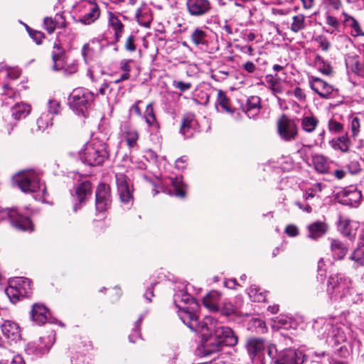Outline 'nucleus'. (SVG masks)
<instances>
[{
  "label": "nucleus",
  "mask_w": 364,
  "mask_h": 364,
  "mask_svg": "<svg viewBox=\"0 0 364 364\" xmlns=\"http://www.w3.org/2000/svg\"><path fill=\"white\" fill-rule=\"evenodd\" d=\"M135 17L139 24L146 28L150 26L152 18L149 12L142 13L141 9L139 8L136 10Z\"/></svg>",
  "instance_id": "09e8293b"
},
{
  "label": "nucleus",
  "mask_w": 364,
  "mask_h": 364,
  "mask_svg": "<svg viewBox=\"0 0 364 364\" xmlns=\"http://www.w3.org/2000/svg\"><path fill=\"white\" fill-rule=\"evenodd\" d=\"M31 112V107L26 103H16L11 109V117L3 118L0 120V132L4 134H10L17 122L25 119Z\"/></svg>",
  "instance_id": "0eeeda50"
},
{
  "label": "nucleus",
  "mask_w": 364,
  "mask_h": 364,
  "mask_svg": "<svg viewBox=\"0 0 364 364\" xmlns=\"http://www.w3.org/2000/svg\"><path fill=\"white\" fill-rule=\"evenodd\" d=\"M180 132L185 138H188L192 135V132L191 131V125L190 122L188 120H184L181 124Z\"/></svg>",
  "instance_id": "052dcab7"
},
{
  "label": "nucleus",
  "mask_w": 364,
  "mask_h": 364,
  "mask_svg": "<svg viewBox=\"0 0 364 364\" xmlns=\"http://www.w3.org/2000/svg\"><path fill=\"white\" fill-rule=\"evenodd\" d=\"M279 136L285 141L294 140L298 134V127L294 122L282 115L277 122Z\"/></svg>",
  "instance_id": "ddd939ff"
},
{
  "label": "nucleus",
  "mask_w": 364,
  "mask_h": 364,
  "mask_svg": "<svg viewBox=\"0 0 364 364\" xmlns=\"http://www.w3.org/2000/svg\"><path fill=\"white\" fill-rule=\"evenodd\" d=\"M191 39L193 43L200 49H205L209 43V36L207 31L202 28H196L191 35Z\"/></svg>",
  "instance_id": "b1692460"
},
{
  "label": "nucleus",
  "mask_w": 364,
  "mask_h": 364,
  "mask_svg": "<svg viewBox=\"0 0 364 364\" xmlns=\"http://www.w3.org/2000/svg\"><path fill=\"white\" fill-rule=\"evenodd\" d=\"M285 233L290 237H296L299 235V230L294 225H289L285 228Z\"/></svg>",
  "instance_id": "774afa93"
},
{
  "label": "nucleus",
  "mask_w": 364,
  "mask_h": 364,
  "mask_svg": "<svg viewBox=\"0 0 364 364\" xmlns=\"http://www.w3.org/2000/svg\"><path fill=\"white\" fill-rule=\"evenodd\" d=\"M16 281L19 282L21 280L13 279H10L9 281V287L6 289L5 291L6 295L13 303L18 301L21 297H25L23 296L21 291L18 288L19 283H16Z\"/></svg>",
  "instance_id": "473e14b6"
},
{
  "label": "nucleus",
  "mask_w": 364,
  "mask_h": 364,
  "mask_svg": "<svg viewBox=\"0 0 364 364\" xmlns=\"http://www.w3.org/2000/svg\"><path fill=\"white\" fill-rule=\"evenodd\" d=\"M43 26L48 33L51 34L54 32L56 26L65 27V21L62 14H57L54 19L50 17H46L43 21Z\"/></svg>",
  "instance_id": "2f4dec72"
},
{
  "label": "nucleus",
  "mask_w": 364,
  "mask_h": 364,
  "mask_svg": "<svg viewBox=\"0 0 364 364\" xmlns=\"http://www.w3.org/2000/svg\"><path fill=\"white\" fill-rule=\"evenodd\" d=\"M7 218L11 224L19 230H33V224L28 217L21 215L16 209H4L0 210V218Z\"/></svg>",
  "instance_id": "9d476101"
},
{
  "label": "nucleus",
  "mask_w": 364,
  "mask_h": 364,
  "mask_svg": "<svg viewBox=\"0 0 364 364\" xmlns=\"http://www.w3.org/2000/svg\"><path fill=\"white\" fill-rule=\"evenodd\" d=\"M328 129L333 134H338L343 132V124L334 119H330L328 122Z\"/></svg>",
  "instance_id": "864d4df0"
},
{
  "label": "nucleus",
  "mask_w": 364,
  "mask_h": 364,
  "mask_svg": "<svg viewBox=\"0 0 364 364\" xmlns=\"http://www.w3.org/2000/svg\"><path fill=\"white\" fill-rule=\"evenodd\" d=\"M350 288V281L341 274H331L328 279L326 291L335 301L346 296Z\"/></svg>",
  "instance_id": "6e6552de"
},
{
  "label": "nucleus",
  "mask_w": 364,
  "mask_h": 364,
  "mask_svg": "<svg viewBox=\"0 0 364 364\" xmlns=\"http://www.w3.org/2000/svg\"><path fill=\"white\" fill-rule=\"evenodd\" d=\"M31 314L33 321L38 325H43L47 321L48 311L44 305L35 304L32 307Z\"/></svg>",
  "instance_id": "bb28decb"
},
{
  "label": "nucleus",
  "mask_w": 364,
  "mask_h": 364,
  "mask_svg": "<svg viewBox=\"0 0 364 364\" xmlns=\"http://www.w3.org/2000/svg\"><path fill=\"white\" fill-rule=\"evenodd\" d=\"M318 119L313 115H305L301 119V127L307 133L313 132L318 124Z\"/></svg>",
  "instance_id": "c9c22d12"
},
{
  "label": "nucleus",
  "mask_w": 364,
  "mask_h": 364,
  "mask_svg": "<svg viewBox=\"0 0 364 364\" xmlns=\"http://www.w3.org/2000/svg\"><path fill=\"white\" fill-rule=\"evenodd\" d=\"M350 259L364 266V235L360 237L359 247L351 254Z\"/></svg>",
  "instance_id": "a18cd8bd"
},
{
  "label": "nucleus",
  "mask_w": 364,
  "mask_h": 364,
  "mask_svg": "<svg viewBox=\"0 0 364 364\" xmlns=\"http://www.w3.org/2000/svg\"><path fill=\"white\" fill-rule=\"evenodd\" d=\"M331 249L334 257L338 259H343L348 252V247L339 240H331Z\"/></svg>",
  "instance_id": "e433bc0d"
},
{
  "label": "nucleus",
  "mask_w": 364,
  "mask_h": 364,
  "mask_svg": "<svg viewBox=\"0 0 364 364\" xmlns=\"http://www.w3.org/2000/svg\"><path fill=\"white\" fill-rule=\"evenodd\" d=\"M358 228L359 223L350 219L341 218L338 223V229L344 235L348 237L350 240L354 237L355 231Z\"/></svg>",
  "instance_id": "a878e982"
},
{
  "label": "nucleus",
  "mask_w": 364,
  "mask_h": 364,
  "mask_svg": "<svg viewBox=\"0 0 364 364\" xmlns=\"http://www.w3.org/2000/svg\"><path fill=\"white\" fill-rule=\"evenodd\" d=\"M107 24L114 32V43L119 42L124 31V25L119 18L112 11L107 13Z\"/></svg>",
  "instance_id": "4be33fe9"
},
{
  "label": "nucleus",
  "mask_w": 364,
  "mask_h": 364,
  "mask_svg": "<svg viewBox=\"0 0 364 364\" xmlns=\"http://www.w3.org/2000/svg\"><path fill=\"white\" fill-rule=\"evenodd\" d=\"M141 100H137L135 103L130 107L129 109V114H135L139 117L142 116V113L141 109L139 107V104L141 103Z\"/></svg>",
  "instance_id": "338daca9"
},
{
  "label": "nucleus",
  "mask_w": 364,
  "mask_h": 364,
  "mask_svg": "<svg viewBox=\"0 0 364 364\" xmlns=\"http://www.w3.org/2000/svg\"><path fill=\"white\" fill-rule=\"evenodd\" d=\"M313 164L316 171L321 173H326L328 171V165L326 159L322 155H315L313 156Z\"/></svg>",
  "instance_id": "49530a36"
},
{
  "label": "nucleus",
  "mask_w": 364,
  "mask_h": 364,
  "mask_svg": "<svg viewBox=\"0 0 364 364\" xmlns=\"http://www.w3.org/2000/svg\"><path fill=\"white\" fill-rule=\"evenodd\" d=\"M303 198L304 200L306 201V205L304 206L302 205V204L299 202H297L296 204V205L300 208L302 209L304 211H306V213H311L312 210V205H314V203H311V200L313 199H319L318 196H316L315 193H314L312 191H309V189L304 194Z\"/></svg>",
  "instance_id": "58836bf2"
},
{
  "label": "nucleus",
  "mask_w": 364,
  "mask_h": 364,
  "mask_svg": "<svg viewBox=\"0 0 364 364\" xmlns=\"http://www.w3.org/2000/svg\"><path fill=\"white\" fill-rule=\"evenodd\" d=\"M93 101V93L82 87L73 90L68 97L70 108L77 114L83 117H86Z\"/></svg>",
  "instance_id": "423d86ee"
},
{
  "label": "nucleus",
  "mask_w": 364,
  "mask_h": 364,
  "mask_svg": "<svg viewBox=\"0 0 364 364\" xmlns=\"http://www.w3.org/2000/svg\"><path fill=\"white\" fill-rule=\"evenodd\" d=\"M144 120L147 124L151 139L154 141H158L161 138V135L160 124L157 121L156 117L145 118Z\"/></svg>",
  "instance_id": "4c0bfd02"
},
{
  "label": "nucleus",
  "mask_w": 364,
  "mask_h": 364,
  "mask_svg": "<svg viewBox=\"0 0 364 364\" xmlns=\"http://www.w3.org/2000/svg\"><path fill=\"white\" fill-rule=\"evenodd\" d=\"M51 56L53 63V69L58 71L64 69L65 74L71 75L77 70V65L75 63H72L65 68V50L61 46L60 42L56 40L53 46L51 51Z\"/></svg>",
  "instance_id": "1a4fd4ad"
},
{
  "label": "nucleus",
  "mask_w": 364,
  "mask_h": 364,
  "mask_svg": "<svg viewBox=\"0 0 364 364\" xmlns=\"http://www.w3.org/2000/svg\"><path fill=\"white\" fill-rule=\"evenodd\" d=\"M81 161L89 166H100L108 158L107 144L95 138L87 142L79 152Z\"/></svg>",
  "instance_id": "39448f33"
},
{
  "label": "nucleus",
  "mask_w": 364,
  "mask_h": 364,
  "mask_svg": "<svg viewBox=\"0 0 364 364\" xmlns=\"http://www.w3.org/2000/svg\"><path fill=\"white\" fill-rule=\"evenodd\" d=\"M331 146L336 151H341L343 153H348L351 146L350 139L347 133L330 141Z\"/></svg>",
  "instance_id": "c756f323"
},
{
  "label": "nucleus",
  "mask_w": 364,
  "mask_h": 364,
  "mask_svg": "<svg viewBox=\"0 0 364 364\" xmlns=\"http://www.w3.org/2000/svg\"><path fill=\"white\" fill-rule=\"evenodd\" d=\"M265 347V341L262 338L250 337L245 343L247 354L253 362H262Z\"/></svg>",
  "instance_id": "f8f14e48"
},
{
  "label": "nucleus",
  "mask_w": 364,
  "mask_h": 364,
  "mask_svg": "<svg viewBox=\"0 0 364 364\" xmlns=\"http://www.w3.org/2000/svg\"><path fill=\"white\" fill-rule=\"evenodd\" d=\"M13 279L21 280L19 282L18 288L21 291L23 296L25 297L29 296V295L31 294V281L26 277H15L13 278ZM16 283H18V282L16 281Z\"/></svg>",
  "instance_id": "8fccbe9b"
},
{
  "label": "nucleus",
  "mask_w": 364,
  "mask_h": 364,
  "mask_svg": "<svg viewBox=\"0 0 364 364\" xmlns=\"http://www.w3.org/2000/svg\"><path fill=\"white\" fill-rule=\"evenodd\" d=\"M289 95H293L299 102H305L306 96L304 91L300 87H296L287 92Z\"/></svg>",
  "instance_id": "5fc2aeb1"
},
{
  "label": "nucleus",
  "mask_w": 364,
  "mask_h": 364,
  "mask_svg": "<svg viewBox=\"0 0 364 364\" xmlns=\"http://www.w3.org/2000/svg\"><path fill=\"white\" fill-rule=\"evenodd\" d=\"M306 18L304 15L299 14L292 17V23L290 26V29L294 33H298L300 31L304 30L306 26Z\"/></svg>",
  "instance_id": "79ce46f5"
},
{
  "label": "nucleus",
  "mask_w": 364,
  "mask_h": 364,
  "mask_svg": "<svg viewBox=\"0 0 364 364\" xmlns=\"http://www.w3.org/2000/svg\"><path fill=\"white\" fill-rule=\"evenodd\" d=\"M61 110L60 104L55 100H49L47 103V110L45 112L51 114V116H54L60 114Z\"/></svg>",
  "instance_id": "603ef678"
},
{
  "label": "nucleus",
  "mask_w": 364,
  "mask_h": 364,
  "mask_svg": "<svg viewBox=\"0 0 364 364\" xmlns=\"http://www.w3.org/2000/svg\"><path fill=\"white\" fill-rule=\"evenodd\" d=\"M343 21L347 26L350 28V34L354 37L364 36V31L361 29L358 22L351 16L343 13Z\"/></svg>",
  "instance_id": "72a5a7b5"
},
{
  "label": "nucleus",
  "mask_w": 364,
  "mask_h": 364,
  "mask_svg": "<svg viewBox=\"0 0 364 364\" xmlns=\"http://www.w3.org/2000/svg\"><path fill=\"white\" fill-rule=\"evenodd\" d=\"M361 192L354 186H350L336 194L338 202L342 205L356 207L361 200Z\"/></svg>",
  "instance_id": "dca6fc26"
},
{
  "label": "nucleus",
  "mask_w": 364,
  "mask_h": 364,
  "mask_svg": "<svg viewBox=\"0 0 364 364\" xmlns=\"http://www.w3.org/2000/svg\"><path fill=\"white\" fill-rule=\"evenodd\" d=\"M328 227L326 223L316 221L307 226V237L310 239L316 240L323 237L328 231Z\"/></svg>",
  "instance_id": "393cba45"
},
{
  "label": "nucleus",
  "mask_w": 364,
  "mask_h": 364,
  "mask_svg": "<svg viewBox=\"0 0 364 364\" xmlns=\"http://www.w3.org/2000/svg\"><path fill=\"white\" fill-rule=\"evenodd\" d=\"M96 210L98 212L106 210L110 205L109 188L105 184L98 186L96 191Z\"/></svg>",
  "instance_id": "412c9836"
},
{
  "label": "nucleus",
  "mask_w": 364,
  "mask_h": 364,
  "mask_svg": "<svg viewBox=\"0 0 364 364\" xmlns=\"http://www.w3.org/2000/svg\"><path fill=\"white\" fill-rule=\"evenodd\" d=\"M173 86L178 89L181 92H186L190 90L192 87V84L188 82H183L181 80H173Z\"/></svg>",
  "instance_id": "bf43d9fd"
},
{
  "label": "nucleus",
  "mask_w": 364,
  "mask_h": 364,
  "mask_svg": "<svg viewBox=\"0 0 364 364\" xmlns=\"http://www.w3.org/2000/svg\"><path fill=\"white\" fill-rule=\"evenodd\" d=\"M173 301L176 306L178 308V316L188 328L192 321L198 322L200 321L197 314L199 305L196 299L187 291L183 290L177 291L174 294Z\"/></svg>",
  "instance_id": "20e7f679"
},
{
  "label": "nucleus",
  "mask_w": 364,
  "mask_h": 364,
  "mask_svg": "<svg viewBox=\"0 0 364 364\" xmlns=\"http://www.w3.org/2000/svg\"><path fill=\"white\" fill-rule=\"evenodd\" d=\"M13 181L24 193H34L36 200L44 202L46 187L33 170L21 171L13 176Z\"/></svg>",
  "instance_id": "7ed1b4c3"
},
{
  "label": "nucleus",
  "mask_w": 364,
  "mask_h": 364,
  "mask_svg": "<svg viewBox=\"0 0 364 364\" xmlns=\"http://www.w3.org/2000/svg\"><path fill=\"white\" fill-rule=\"evenodd\" d=\"M92 192V185L89 181H83L78 184L75 191V194H72L73 198V209L77 212L90 198Z\"/></svg>",
  "instance_id": "2eb2a0df"
},
{
  "label": "nucleus",
  "mask_w": 364,
  "mask_h": 364,
  "mask_svg": "<svg viewBox=\"0 0 364 364\" xmlns=\"http://www.w3.org/2000/svg\"><path fill=\"white\" fill-rule=\"evenodd\" d=\"M55 342V333L51 332L46 336L40 338L39 343H29L26 345L25 350L28 355L41 356L50 350Z\"/></svg>",
  "instance_id": "4468645a"
},
{
  "label": "nucleus",
  "mask_w": 364,
  "mask_h": 364,
  "mask_svg": "<svg viewBox=\"0 0 364 364\" xmlns=\"http://www.w3.org/2000/svg\"><path fill=\"white\" fill-rule=\"evenodd\" d=\"M217 105H220L221 108L226 112H232L233 108L230 105L229 99L228 98L225 93L219 90L217 95Z\"/></svg>",
  "instance_id": "de8ad7c7"
},
{
  "label": "nucleus",
  "mask_w": 364,
  "mask_h": 364,
  "mask_svg": "<svg viewBox=\"0 0 364 364\" xmlns=\"http://www.w3.org/2000/svg\"><path fill=\"white\" fill-rule=\"evenodd\" d=\"M360 126V119L358 117H353L350 121V129L353 136L355 137L358 135Z\"/></svg>",
  "instance_id": "680f3d73"
},
{
  "label": "nucleus",
  "mask_w": 364,
  "mask_h": 364,
  "mask_svg": "<svg viewBox=\"0 0 364 364\" xmlns=\"http://www.w3.org/2000/svg\"><path fill=\"white\" fill-rule=\"evenodd\" d=\"M83 7L86 13L80 18L79 21L85 25H90L94 23L100 16L99 6L95 1H84Z\"/></svg>",
  "instance_id": "aec40b11"
},
{
  "label": "nucleus",
  "mask_w": 364,
  "mask_h": 364,
  "mask_svg": "<svg viewBox=\"0 0 364 364\" xmlns=\"http://www.w3.org/2000/svg\"><path fill=\"white\" fill-rule=\"evenodd\" d=\"M3 335L11 341H16L20 337V331L18 324L11 321H6L1 325Z\"/></svg>",
  "instance_id": "c85d7f7f"
},
{
  "label": "nucleus",
  "mask_w": 364,
  "mask_h": 364,
  "mask_svg": "<svg viewBox=\"0 0 364 364\" xmlns=\"http://www.w3.org/2000/svg\"><path fill=\"white\" fill-rule=\"evenodd\" d=\"M30 36L33 38V40L37 43L40 44L41 43V41L43 38L44 37V34L38 31H33L29 30L28 31Z\"/></svg>",
  "instance_id": "69168bd1"
},
{
  "label": "nucleus",
  "mask_w": 364,
  "mask_h": 364,
  "mask_svg": "<svg viewBox=\"0 0 364 364\" xmlns=\"http://www.w3.org/2000/svg\"><path fill=\"white\" fill-rule=\"evenodd\" d=\"M186 7L191 16L199 18L210 13L211 4L209 0H186Z\"/></svg>",
  "instance_id": "f3484780"
},
{
  "label": "nucleus",
  "mask_w": 364,
  "mask_h": 364,
  "mask_svg": "<svg viewBox=\"0 0 364 364\" xmlns=\"http://www.w3.org/2000/svg\"><path fill=\"white\" fill-rule=\"evenodd\" d=\"M189 328L202 335L201 344L196 350L201 356L219 352L224 346L234 347L238 343L237 336L230 328L223 326L210 316L198 322L192 321Z\"/></svg>",
  "instance_id": "f257e3e1"
},
{
  "label": "nucleus",
  "mask_w": 364,
  "mask_h": 364,
  "mask_svg": "<svg viewBox=\"0 0 364 364\" xmlns=\"http://www.w3.org/2000/svg\"><path fill=\"white\" fill-rule=\"evenodd\" d=\"M220 300V294L217 291H211L208 293L203 300V305L211 311H216L218 309V302Z\"/></svg>",
  "instance_id": "f704fd0d"
},
{
  "label": "nucleus",
  "mask_w": 364,
  "mask_h": 364,
  "mask_svg": "<svg viewBox=\"0 0 364 364\" xmlns=\"http://www.w3.org/2000/svg\"><path fill=\"white\" fill-rule=\"evenodd\" d=\"M136 36L133 34L129 36L124 43L125 49L129 52H134L136 49V46L135 45Z\"/></svg>",
  "instance_id": "4d7b16f0"
},
{
  "label": "nucleus",
  "mask_w": 364,
  "mask_h": 364,
  "mask_svg": "<svg viewBox=\"0 0 364 364\" xmlns=\"http://www.w3.org/2000/svg\"><path fill=\"white\" fill-rule=\"evenodd\" d=\"M173 188L174 195L177 197L184 198L186 196V186L180 177L170 178Z\"/></svg>",
  "instance_id": "ea45409f"
},
{
  "label": "nucleus",
  "mask_w": 364,
  "mask_h": 364,
  "mask_svg": "<svg viewBox=\"0 0 364 364\" xmlns=\"http://www.w3.org/2000/svg\"><path fill=\"white\" fill-rule=\"evenodd\" d=\"M121 132L129 148H133L136 145L139 139L138 131L129 122H124L121 125Z\"/></svg>",
  "instance_id": "5701e85b"
},
{
  "label": "nucleus",
  "mask_w": 364,
  "mask_h": 364,
  "mask_svg": "<svg viewBox=\"0 0 364 364\" xmlns=\"http://www.w3.org/2000/svg\"><path fill=\"white\" fill-rule=\"evenodd\" d=\"M141 117L143 119H145V118H155L156 117V114H155V112L154 110V107H153V103L152 102H150L149 104H148L146 105V109H145L144 114H142Z\"/></svg>",
  "instance_id": "0e129e2a"
},
{
  "label": "nucleus",
  "mask_w": 364,
  "mask_h": 364,
  "mask_svg": "<svg viewBox=\"0 0 364 364\" xmlns=\"http://www.w3.org/2000/svg\"><path fill=\"white\" fill-rule=\"evenodd\" d=\"M81 53L84 60L87 63L92 58L94 50L90 47V43H85L82 46Z\"/></svg>",
  "instance_id": "6e6d98bb"
},
{
  "label": "nucleus",
  "mask_w": 364,
  "mask_h": 364,
  "mask_svg": "<svg viewBox=\"0 0 364 364\" xmlns=\"http://www.w3.org/2000/svg\"><path fill=\"white\" fill-rule=\"evenodd\" d=\"M326 23L328 26L333 27L334 28H341V23L338 20L328 14L326 16Z\"/></svg>",
  "instance_id": "e2e57ef3"
},
{
  "label": "nucleus",
  "mask_w": 364,
  "mask_h": 364,
  "mask_svg": "<svg viewBox=\"0 0 364 364\" xmlns=\"http://www.w3.org/2000/svg\"><path fill=\"white\" fill-rule=\"evenodd\" d=\"M309 84L311 89L318 94L321 98H330L334 89L332 85L319 77L309 76Z\"/></svg>",
  "instance_id": "6ab92c4d"
},
{
  "label": "nucleus",
  "mask_w": 364,
  "mask_h": 364,
  "mask_svg": "<svg viewBox=\"0 0 364 364\" xmlns=\"http://www.w3.org/2000/svg\"><path fill=\"white\" fill-rule=\"evenodd\" d=\"M314 65L317 70L321 73L328 75L332 72L330 64L326 61L321 56L317 55L314 60Z\"/></svg>",
  "instance_id": "37998d69"
},
{
  "label": "nucleus",
  "mask_w": 364,
  "mask_h": 364,
  "mask_svg": "<svg viewBox=\"0 0 364 364\" xmlns=\"http://www.w3.org/2000/svg\"><path fill=\"white\" fill-rule=\"evenodd\" d=\"M117 192L124 204L132 205L133 202V186L129 179L123 173H115Z\"/></svg>",
  "instance_id": "9b49d317"
},
{
  "label": "nucleus",
  "mask_w": 364,
  "mask_h": 364,
  "mask_svg": "<svg viewBox=\"0 0 364 364\" xmlns=\"http://www.w3.org/2000/svg\"><path fill=\"white\" fill-rule=\"evenodd\" d=\"M313 328L333 346L345 342L350 332L347 325L332 318H317L314 322Z\"/></svg>",
  "instance_id": "f03ea898"
},
{
  "label": "nucleus",
  "mask_w": 364,
  "mask_h": 364,
  "mask_svg": "<svg viewBox=\"0 0 364 364\" xmlns=\"http://www.w3.org/2000/svg\"><path fill=\"white\" fill-rule=\"evenodd\" d=\"M244 110L250 118L256 117L260 110V98L257 96H251L247 100Z\"/></svg>",
  "instance_id": "7c9ffc66"
},
{
  "label": "nucleus",
  "mask_w": 364,
  "mask_h": 364,
  "mask_svg": "<svg viewBox=\"0 0 364 364\" xmlns=\"http://www.w3.org/2000/svg\"><path fill=\"white\" fill-rule=\"evenodd\" d=\"M347 73L349 75H358L363 70V64L358 55H347L345 59Z\"/></svg>",
  "instance_id": "cd10ccee"
},
{
  "label": "nucleus",
  "mask_w": 364,
  "mask_h": 364,
  "mask_svg": "<svg viewBox=\"0 0 364 364\" xmlns=\"http://www.w3.org/2000/svg\"><path fill=\"white\" fill-rule=\"evenodd\" d=\"M266 291H262L256 285H252L247 290L249 296L255 302H263L266 299Z\"/></svg>",
  "instance_id": "c03bdc74"
},
{
  "label": "nucleus",
  "mask_w": 364,
  "mask_h": 364,
  "mask_svg": "<svg viewBox=\"0 0 364 364\" xmlns=\"http://www.w3.org/2000/svg\"><path fill=\"white\" fill-rule=\"evenodd\" d=\"M346 168L351 174H356L360 170V164L356 159L350 160L347 164Z\"/></svg>",
  "instance_id": "13d9d810"
},
{
  "label": "nucleus",
  "mask_w": 364,
  "mask_h": 364,
  "mask_svg": "<svg viewBox=\"0 0 364 364\" xmlns=\"http://www.w3.org/2000/svg\"><path fill=\"white\" fill-rule=\"evenodd\" d=\"M144 314H141L138 320L135 322L134 327L132 329V333L129 336V340L131 343H135L137 338L141 337L140 326L144 318Z\"/></svg>",
  "instance_id": "3c124183"
},
{
  "label": "nucleus",
  "mask_w": 364,
  "mask_h": 364,
  "mask_svg": "<svg viewBox=\"0 0 364 364\" xmlns=\"http://www.w3.org/2000/svg\"><path fill=\"white\" fill-rule=\"evenodd\" d=\"M53 117L51 114L47 112H42L41 116L37 119V126L39 130L45 131L46 129L52 127Z\"/></svg>",
  "instance_id": "a19ab883"
},
{
  "label": "nucleus",
  "mask_w": 364,
  "mask_h": 364,
  "mask_svg": "<svg viewBox=\"0 0 364 364\" xmlns=\"http://www.w3.org/2000/svg\"><path fill=\"white\" fill-rule=\"evenodd\" d=\"M304 355L299 350L287 348L279 352L274 364H303Z\"/></svg>",
  "instance_id": "a211bd4d"
}]
</instances>
